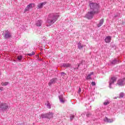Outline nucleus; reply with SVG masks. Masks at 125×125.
Segmentation results:
<instances>
[{"label": "nucleus", "instance_id": "obj_1", "mask_svg": "<svg viewBox=\"0 0 125 125\" xmlns=\"http://www.w3.org/2000/svg\"><path fill=\"white\" fill-rule=\"evenodd\" d=\"M59 18V15L57 14L52 13L50 14L47 17V23L49 24L47 25V27H50L55 23Z\"/></svg>", "mask_w": 125, "mask_h": 125}, {"label": "nucleus", "instance_id": "obj_2", "mask_svg": "<svg viewBox=\"0 0 125 125\" xmlns=\"http://www.w3.org/2000/svg\"><path fill=\"white\" fill-rule=\"evenodd\" d=\"M89 5L90 9L93 10L94 13H98V8H99V5L98 4L96 3H91Z\"/></svg>", "mask_w": 125, "mask_h": 125}, {"label": "nucleus", "instance_id": "obj_3", "mask_svg": "<svg viewBox=\"0 0 125 125\" xmlns=\"http://www.w3.org/2000/svg\"><path fill=\"white\" fill-rule=\"evenodd\" d=\"M8 109H9L8 104L5 103L0 104V111L1 112H6Z\"/></svg>", "mask_w": 125, "mask_h": 125}, {"label": "nucleus", "instance_id": "obj_4", "mask_svg": "<svg viewBox=\"0 0 125 125\" xmlns=\"http://www.w3.org/2000/svg\"><path fill=\"white\" fill-rule=\"evenodd\" d=\"M4 33H5L4 37L5 39H9L10 38H11L12 35L11 34V32H10V31L8 30H5L4 31Z\"/></svg>", "mask_w": 125, "mask_h": 125}, {"label": "nucleus", "instance_id": "obj_5", "mask_svg": "<svg viewBox=\"0 0 125 125\" xmlns=\"http://www.w3.org/2000/svg\"><path fill=\"white\" fill-rule=\"evenodd\" d=\"M95 13H94V12L93 11H91L89 12H88L87 15H86V17L88 19H92V18H93V15H94V14H95Z\"/></svg>", "mask_w": 125, "mask_h": 125}, {"label": "nucleus", "instance_id": "obj_6", "mask_svg": "<svg viewBox=\"0 0 125 125\" xmlns=\"http://www.w3.org/2000/svg\"><path fill=\"white\" fill-rule=\"evenodd\" d=\"M35 6V4L34 3H30L29 5L27 6V7L25 8V9L24 11L26 12V11H29L30 9L33 8Z\"/></svg>", "mask_w": 125, "mask_h": 125}, {"label": "nucleus", "instance_id": "obj_7", "mask_svg": "<svg viewBox=\"0 0 125 125\" xmlns=\"http://www.w3.org/2000/svg\"><path fill=\"white\" fill-rule=\"evenodd\" d=\"M117 78L113 77H112L109 81V87H111V85L114 83L115 82H116Z\"/></svg>", "mask_w": 125, "mask_h": 125}, {"label": "nucleus", "instance_id": "obj_8", "mask_svg": "<svg viewBox=\"0 0 125 125\" xmlns=\"http://www.w3.org/2000/svg\"><path fill=\"white\" fill-rule=\"evenodd\" d=\"M46 4V2H43L41 3H39L37 6L38 9H41L43 7V5Z\"/></svg>", "mask_w": 125, "mask_h": 125}, {"label": "nucleus", "instance_id": "obj_9", "mask_svg": "<svg viewBox=\"0 0 125 125\" xmlns=\"http://www.w3.org/2000/svg\"><path fill=\"white\" fill-rule=\"evenodd\" d=\"M56 81H57V78L52 79L50 80V83H48V85H49V86H50V85H51L52 84H53V83H56Z\"/></svg>", "mask_w": 125, "mask_h": 125}, {"label": "nucleus", "instance_id": "obj_10", "mask_svg": "<svg viewBox=\"0 0 125 125\" xmlns=\"http://www.w3.org/2000/svg\"><path fill=\"white\" fill-rule=\"evenodd\" d=\"M104 122L109 123H113L114 122V120H113V119H109L106 117L104 119Z\"/></svg>", "mask_w": 125, "mask_h": 125}, {"label": "nucleus", "instance_id": "obj_11", "mask_svg": "<svg viewBox=\"0 0 125 125\" xmlns=\"http://www.w3.org/2000/svg\"><path fill=\"white\" fill-rule=\"evenodd\" d=\"M111 40H112V37L111 36H107L104 39V42L106 43H109V42H111Z\"/></svg>", "mask_w": 125, "mask_h": 125}, {"label": "nucleus", "instance_id": "obj_12", "mask_svg": "<svg viewBox=\"0 0 125 125\" xmlns=\"http://www.w3.org/2000/svg\"><path fill=\"white\" fill-rule=\"evenodd\" d=\"M42 21L40 20H38L36 22V25L37 27H41L42 26Z\"/></svg>", "mask_w": 125, "mask_h": 125}, {"label": "nucleus", "instance_id": "obj_13", "mask_svg": "<svg viewBox=\"0 0 125 125\" xmlns=\"http://www.w3.org/2000/svg\"><path fill=\"white\" fill-rule=\"evenodd\" d=\"M53 118V113L52 112H49L48 113H47V119H51Z\"/></svg>", "mask_w": 125, "mask_h": 125}, {"label": "nucleus", "instance_id": "obj_14", "mask_svg": "<svg viewBox=\"0 0 125 125\" xmlns=\"http://www.w3.org/2000/svg\"><path fill=\"white\" fill-rule=\"evenodd\" d=\"M59 98L61 103H65V99L63 98V96H59Z\"/></svg>", "mask_w": 125, "mask_h": 125}, {"label": "nucleus", "instance_id": "obj_15", "mask_svg": "<svg viewBox=\"0 0 125 125\" xmlns=\"http://www.w3.org/2000/svg\"><path fill=\"white\" fill-rule=\"evenodd\" d=\"M94 73L93 72H91L90 74L88 75V76L86 77V80H91V76L93 75Z\"/></svg>", "mask_w": 125, "mask_h": 125}, {"label": "nucleus", "instance_id": "obj_16", "mask_svg": "<svg viewBox=\"0 0 125 125\" xmlns=\"http://www.w3.org/2000/svg\"><path fill=\"white\" fill-rule=\"evenodd\" d=\"M47 113L46 114H42L40 115V118L41 119H44V118H46L47 119Z\"/></svg>", "mask_w": 125, "mask_h": 125}, {"label": "nucleus", "instance_id": "obj_17", "mask_svg": "<svg viewBox=\"0 0 125 125\" xmlns=\"http://www.w3.org/2000/svg\"><path fill=\"white\" fill-rule=\"evenodd\" d=\"M103 23H104V20H101L99 23L98 24V27H101V26H102V25L103 24Z\"/></svg>", "mask_w": 125, "mask_h": 125}, {"label": "nucleus", "instance_id": "obj_18", "mask_svg": "<svg viewBox=\"0 0 125 125\" xmlns=\"http://www.w3.org/2000/svg\"><path fill=\"white\" fill-rule=\"evenodd\" d=\"M117 62H118V59H114L112 62H111V63L113 65H115V64H117Z\"/></svg>", "mask_w": 125, "mask_h": 125}, {"label": "nucleus", "instance_id": "obj_19", "mask_svg": "<svg viewBox=\"0 0 125 125\" xmlns=\"http://www.w3.org/2000/svg\"><path fill=\"white\" fill-rule=\"evenodd\" d=\"M62 66L63 67H66V68H68L69 67H71V64L69 63H64Z\"/></svg>", "mask_w": 125, "mask_h": 125}, {"label": "nucleus", "instance_id": "obj_20", "mask_svg": "<svg viewBox=\"0 0 125 125\" xmlns=\"http://www.w3.org/2000/svg\"><path fill=\"white\" fill-rule=\"evenodd\" d=\"M46 106L48 109H51V105H50V103H47Z\"/></svg>", "mask_w": 125, "mask_h": 125}, {"label": "nucleus", "instance_id": "obj_21", "mask_svg": "<svg viewBox=\"0 0 125 125\" xmlns=\"http://www.w3.org/2000/svg\"><path fill=\"white\" fill-rule=\"evenodd\" d=\"M125 96V94H124V93H121L120 94V96L119 97V98H123L124 96Z\"/></svg>", "mask_w": 125, "mask_h": 125}, {"label": "nucleus", "instance_id": "obj_22", "mask_svg": "<svg viewBox=\"0 0 125 125\" xmlns=\"http://www.w3.org/2000/svg\"><path fill=\"white\" fill-rule=\"evenodd\" d=\"M22 58H23V57L22 56H18V60L19 61H21V60H22Z\"/></svg>", "mask_w": 125, "mask_h": 125}, {"label": "nucleus", "instance_id": "obj_23", "mask_svg": "<svg viewBox=\"0 0 125 125\" xmlns=\"http://www.w3.org/2000/svg\"><path fill=\"white\" fill-rule=\"evenodd\" d=\"M1 85H7L8 84V82H2L1 83Z\"/></svg>", "mask_w": 125, "mask_h": 125}, {"label": "nucleus", "instance_id": "obj_24", "mask_svg": "<svg viewBox=\"0 0 125 125\" xmlns=\"http://www.w3.org/2000/svg\"><path fill=\"white\" fill-rule=\"evenodd\" d=\"M28 55H29L30 56H33V55H35V52H32L31 53L28 54Z\"/></svg>", "mask_w": 125, "mask_h": 125}, {"label": "nucleus", "instance_id": "obj_25", "mask_svg": "<svg viewBox=\"0 0 125 125\" xmlns=\"http://www.w3.org/2000/svg\"><path fill=\"white\" fill-rule=\"evenodd\" d=\"M109 104H110V103L108 101L104 103V105H108Z\"/></svg>", "mask_w": 125, "mask_h": 125}, {"label": "nucleus", "instance_id": "obj_26", "mask_svg": "<svg viewBox=\"0 0 125 125\" xmlns=\"http://www.w3.org/2000/svg\"><path fill=\"white\" fill-rule=\"evenodd\" d=\"M74 118H75V116L74 115H71L70 116V120L73 121Z\"/></svg>", "mask_w": 125, "mask_h": 125}, {"label": "nucleus", "instance_id": "obj_27", "mask_svg": "<svg viewBox=\"0 0 125 125\" xmlns=\"http://www.w3.org/2000/svg\"><path fill=\"white\" fill-rule=\"evenodd\" d=\"M61 76H62V77H64V76H66V73H65L64 72H62Z\"/></svg>", "mask_w": 125, "mask_h": 125}, {"label": "nucleus", "instance_id": "obj_28", "mask_svg": "<svg viewBox=\"0 0 125 125\" xmlns=\"http://www.w3.org/2000/svg\"><path fill=\"white\" fill-rule=\"evenodd\" d=\"M91 84H92V85L94 86V85H95V84H96V83H95V82H92L91 83Z\"/></svg>", "mask_w": 125, "mask_h": 125}, {"label": "nucleus", "instance_id": "obj_29", "mask_svg": "<svg viewBox=\"0 0 125 125\" xmlns=\"http://www.w3.org/2000/svg\"><path fill=\"white\" fill-rule=\"evenodd\" d=\"M0 90H1V91H2V90H3V87H0Z\"/></svg>", "mask_w": 125, "mask_h": 125}, {"label": "nucleus", "instance_id": "obj_30", "mask_svg": "<svg viewBox=\"0 0 125 125\" xmlns=\"http://www.w3.org/2000/svg\"><path fill=\"white\" fill-rule=\"evenodd\" d=\"M83 46H81L80 47H79L80 49H82V48H83Z\"/></svg>", "mask_w": 125, "mask_h": 125}, {"label": "nucleus", "instance_id": "obj_31", "mask_svg": "<svg viewBox=\"0 0 125 125\" xmlns=\"http://www.w3.org/2000/svg\"><path fill=\"white\" fill-rule=\"evenodd\" d=\"M119 97H115L114 98V99H117L118 98H119Z\"/></svg>", "mask_w": 125, "mask_h": 125}, {"label": "nucleus", "instance_id": "obj_32", "mask_svg": "<svg viewBox=\"0 0 125 125\" xmlns=\"http://www.w3.org/2000/svg\"><path fill=\"white\" fill-rule=\"evenodd\" d=\"M79 91H81V88L79 89Z\"/></svg>", "mask_w": 125, "mask_h": 125}]
</instances>
